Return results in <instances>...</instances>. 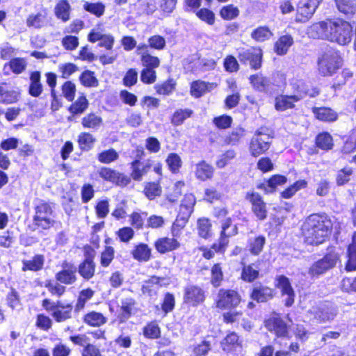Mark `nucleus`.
Wrapping results in <instances>:
<instances>
[{
    "label": "nucleus",
    "mask_w": 356,
    "mask_h": 356,
    "mask_svg": "<svg viewBox=\"0 0 356 356\" xmlns=\"http://www.w3.org/2000/svg\"><path fill=\"white\" fill-rule=\"evenodd\" d=\"M334 222L325 212L312 213L300 227V237L306 245L318 246L327 241L333 234Z\"/></svg>",
    "instance_id": "1"
},
{
    "label": "nucleus",
    "mask_w": 356,
    "mask_h": 356,
    "mask_svg": "<svg viewBox=\"0 0 356 356\" xmlns=\"http://www.w3.org/2000/svg\"><path fill=\"white\" fill-rule=\"evenodd\" d=\"M229 209L227 207H216L213 209V217L221 220L220 225L219 237L217 242L208 246L199 248L202 257L206 260H211L215 257L216 254H224L229 244V238L238 234L237 224L233 223L231 217L228 216Z\"/></svg>",
    "instance_id": "2"
},
{
    "label": "nucleus",
    "mask_w": 356,
    "mask_h": 356,
    "mask_svg": "<svg viewBox=\"0 0 356 356\" xmlns=\"http://www.w3.org/2000/svg\"><path fill=\"white\" fill-rule=\"evenodd\" d=\"M314 26L322 38L331 42L346 46L352 40L353 25L344 19L327 18L315 24Z\"/></svg>",
    "instance_id": "3"
},
{
    "label": "nucleus",
    "mask_w": 356,
    "mask_h": 356,
    "mask_svg": "<svg viewBox=\"0 0 356 356\" xmlns=\"http://www.w3.org/2000/svg\"><path fill=\"white\" fill-rule=\"evenodd\" d=\"M242 302V296L238 289L232 288H220L218 289L214 300L215 307L225 311L222 314V322L227 325L238 324L240 318L243 315L242 311H236Z\"/></svg>",
    "instance_id": "4"
},
{
    "label": "nucleus",
    "mask_w": 356,
    "mask_h": 356,
    "mask_svg": "<svg viewBox=\"0 0 356 356\" xmlns=\"http://www.w3.org/2000/svg\"><path fill=\"white\" fill-rule=\"evenodd\" d=\"M129 165L131 169L129 175L108 166L100 167L97 173L104 181L124 188L127 186L131 180L140 182L145 176V171L143 170L140 161L133 160Z\"/></svg>",
    "instance_id": "5"
},
{
    "label": "nucleus",
    "mask_w": 356,
    "mask_h": 356,
    "mask_svg": "<svg viewBox=\"0 0 356 356\" xmlns=\"http://www.w3.org/2000/svg\"><path fill=\"white\" fill-rule=\"evenodd\" d=\"M343 58L339 50L330 47L321 52L316 60L318 74L323 77L334 76L342 67Z\"/></svg>",
    "instance_id": "6"
},
{
    "label": "nucleus",
    "mask_w": 356,
    "mask_h": 356,
    "mask_svg": "<svg viewBox=\"0 0 356 356\" xmlns=\"http://www.w3.org/2000/svg\"><path fill=\"white\" fill-rule=\"evenodd\" d=\"M273 131L267 126L259 127L254 133L248 144L250 154L254 158L268 152L272 145Z\"/></svg>",
    "instance_id": "7"
},
{
    "label": "nucleus",
    "mask_w": 356,
    "mask_h": 356,
    "mask_svg": "<svg viewBox=\"0 0 356 356\" xmlns=\"http://www.w3.org/2000/svg\"><path fill=\"white\" fill-rule=\"evenodd\" d=\"M341 263V254L337 248L332 245H328L323 257L314 262L308 269V274L312 278L318 277L327 271L335 268Z\"/></svg>",
    "instance_id": "8"
},
{
    "label": "nucleus",
    "mask_w": 356,
    "mask_h": 356,
    "mask_svg": "<svg viewBox=\"0 0 356 356\" xmlns=\"http://www.w3.org/2000/svg\"><path fill=\"white\" fill-rule=\"evenodd\" d=\"M54 205L52 202L40 200L34 206L33 225L35 229L47 230L55 225L56 221L52 218Z\"/></svg>",
    "instance_id": "9"
},
{
    "label": "nucleus",
    "mask_w": 356,
    "mask_h": 356,
    "mask_svg": "<svg viewBox=\"0 0 356 356\" xmlns=\"http://www.w3.org/2000/svg\"><path fill=\"white\" fill-rule=\"evenodd\" d=\"M41 306L50 313L56 323L66 322L72 318L74 307L71 302L64 303L60 300L53 302L47 298L42 300Z\"/></svg>",
    "instance_id": "10"
},
{
    "label": "nucleus",
    "mask_w": 356,
    "mask_h": 356,
    "mask_svg": "<svg viewBox=\"0 0 356 356\" xmlns=\"http://www.w3.org/2000/svg\"><path fill=\"white\" fill-rule=\"evenodd\" d=\"M83 252L84 258L80 261L76 269L81 277L88 281L93 278L96 273V251L90 244H86L83 246Z\"/></svg>",
    "instance_id": "11"
},
{
    "label": "nucleus",
    "mask_w": 356,
    "mask_h": 356,
    "mask_svg": "<svg viewBox=\"0 0 356 356\" xmlns=\"http://www.w3.org/2000/svg\"><path fill=\"white\" fill-rule=\"evenodd\" d=\"M266 329L274 334L275 339H286L291 337L290 325L282 318V314L275 312L264 321Z\"/></svg>",
    "instance_id": "12"
},
{
    "label": "nucleus",
    "mask_w": 356,
    "mask_h": 356,
    "mask_svg": "<svg viewBox=\"0 0 356 356\" xmlns=\"http://www.w3.org/2000/svg\"><path fill=\"white\" fill-rule=\"evenodd\" d=\"M263 51L260 47L250 46L242 48L238 53V58L242 65H249L251 70H258L262 67Z\"/></svg>",
    "instance_id": "13"
},
{
    "label": "nucleus",
    "mask_w": 356,
    "mask_h": 356,
    "mask_svg": "<svg viewBox=\"0 0 356 356\" xmlns=\"http://www.w3.org/2000/svg\"><path fill=\"white\" fill-rule=\"evenodd\" d=\"M207 291L200 285L189 284L184 287L182 302L188 307H197L207 299Z\"/></svg>",
    "instance_id": "14"
},
{
    "label": "nucleus",
    "mask_w": 356,
    "mask_h": 356,
    "mask_svg": "<svg viewBox=\"0 0 356 356\" xmlns=\"http://www.w3.org/2000/svg\"><path fill=\"white\" fill-rule=\"evenodd\" d=\"M153 171L158 175V179L144 182L142 191L145 197L150 201L154 200L162 195L161 181L163 177L162 163L157 162L154 165Z\"/></svg>",
    "instance_id": "15"
},
{
    "label": "nucleus",
    "mask_w": 356,
    "mask_h": 356,
    "mask_svg": "<svg viewBox=\"0 0 356 356\" xmlns=\"http://www.w3.org/2000/svg\"><path fill=\"white\" fill-rule=\"evenodd\" d=\"M245 198L250 204L251 211L257 220H265L268 217V207L262 195L252 189L245 193Z\"/></svg>",
    "instance_id": "16"
},
{
    "label": "nucleus",
    "mask_w": 356,
    "mask_h": 356,
    "mask_svg": "<svg viewBox=\"0 0 356 356\" xmlns=\"http://www.w3.org/2000/svg\"><path fill=\"white\" fill-rule=\"evenodd\" d=\"M320 3L319 0H300L296 5L295 22L306 23L309 22Z\"/></svg>",
    "instance_id": "17"
},
{
    "label": "nucleus",
    "mask_w": 356,
    "mask_h": 356,
    "mask_svg": "<svg viewBox=\"0 0 356 356\" xmlns=\"http://www.w3.org/2000/svg\"><path fill=\"white\" fill-rule=\"evenodd\" d=\"M276 295L275 289L261 282L254 284L249 293L250 300L258 304L269 302L276 297Z\"/></svg>",
    "instance_id": "18"
},
{
    "label": "nucleus",
    "mask_w": 356,
    "mask_h": 356,
    "mask_svg": "<svg viewBox=\"0 0 356 356\" xmlns=\"http://www.w3.org/2000/svg\"><path fill=\"white\" fill-rule=\"evenodd\" d=\"M61 269L55 274L57 282L65 284H74L78 280L76 266L70 261L64 260L61 263Z\"/></svg>",
    "instance_id": "19"
},
{
    "label": "nucleus",
    "mask_w": 356,
    "mask_h": 356,
    "mask_svg": "<svg viewBox=\"0 0 356 356\" xmlns=\"http://www.w3.org/2000/svg\"><path fill=\"white\" fill-rule=\"evenodd\" d=\"M243 339L235 331L228 330L220 341V348L226 354L232 353L243 348Z\"/></svg>",
    "instance_id": "20"
},
{
    "label": "nucleus",
    "mask_w": 356,
    "mask_h": 356,
    "mask_svg": "<svg viewBox=\"0 0 356 356\" xmlns=\"http://www.w3.org/2000/svg\"><path fill=\"white\" fill-rule=\"evenodd\" d=\"M275 287L280 290L281 295L282 296H286V298L284 300V306L286 307H291L295 302V291L291 286L289 279L284 275H277L275 279Z\"/></svg>",
    "instance_id": "21"
},
{
    "label": "nucleus",
    "mask_w": 356,
    "mask_h": 356,
    "mask_svg": "<svg viewBox=\"0 0 356 356\" xmlns=\"http://www.w3.org/2000/svg\"><path fill=\"white\" fill-rule=\"evenodd\" d=\"M291 86L293 92L292 95L298 98V102L306 97L314 98L318 96L321 92L320 89L316 86L309 88L307 83L302 80L296 79L291 83Z\"/></svg>",
    "instance_id": "22"
},
{
    "label": "nucleus",
    "mask_w": 356,
    "mask_h": 356,
    "mask_svg": "<svg viewBox=\"0 0 356 356\" xmlns=\"http://www.w3.org/2000/svg\"><path fill=\"white\" fill-rule=\"evenodd\" d=\"M177 238L175 236L159 237L154 242L155 250L159 254H165L178 250L181 243Z\"/></svg>",
    "instance_id": "23"
},
{
    "label": "nucleus",
    "mask_w": 356,
    "mask_h": 356,
    "mask_svg": "<svg viewBox=\"0 0 356 356\" xmlns=\"http://www.w3.org/2000/svg\"><path fill=\"white\" fill-rule=\"evenodd\" d=\"M312 113L316 120L324 123H333L339 118L338 113L329 106H313L311 108Z\"/></svg>",
    "instance_id": "24"
},
{
    "label": "nucleus",
    "mask_w": 356,
    "mask_h": 356,
    "mask_svg": "<svg viewBox=\"0 0 356 356\" xmlns=\"http://www.w3.org/2000/svg\"><path fill=\"white\" fill-rule=\"evenodd\" d=\"M215 168L205 160H201L195 164V177L200 181H211L215 175Z\"/></svg>",
    "instance_id": "25"
},
{
    "label": "nucleus",
    "mask_w": 356,
    "mask_h": 356,
    "mask_svg": "<svg viewBox=\"0 0 356 356\" xmlns=\"http://www.w3.org/2000/svg\"><path fill=\"white\" fill-rule=\"evenodd\" d=\"M44 92V85L42 81L41 72L31 71L29 73V83L28 86L29 95L34 98L40 97Z\"/></svg>",
    "instance_id": "26"
},
{
    "label": "nucleus",
    "mask_w": 356,
    "mask_h": 356,
    "mask_svg": "<svg viewBox=\"0 0 356 356\" xmlns=\"http://www.w3.org/2000/svg\"><path fill=\"white\" fill-rule=\"evenodd\" d=\"M136 300L132 297H127L122 299L120 312L117 316V321L119 323L127 322L134 314Z\"/></svg>",
    "instance_id": "27"
},
{
    "label": "nucleus",
    "mask_w": 356,
    "mask_h": 356,
    "mask_svg": "<svg viewBox=\"0 0 356 356\" xmlns=\"http://www.w3.org/2000/svg\"><path fill=\"white\" fill-rule=\"evenodd\" d=\"M88 40L91 43L99 41L97 46L108 51L113 49L115 42L114 37L111 34H103L94 29L89 32Z\"/></svg>",
    "instance_id": "28"
},
{
    "label": "nucleus",
    "mask_w": 356,
    "mask_h": 356,
    "mask_svg": "<svg viewBox=\"0 0 356 356\" xmlns=\"http://www.w3.org/2000/svg\"><path fill=\"white\" fill-rule=\"evenodd\" d=\"M130 254L139 263L147 262L152 257V250L147 243L140 242L134 245Z\"/></svg>",
    "instance_id": "29"
},
{
    "label": "nucleus",
    "mask_w": 356,
    "mask_h": 356,
    "mask_svg": "<svg viewBox=\"0 0 356 356\" xmlns=\"http://www.w3.org/2000/svg\"><path fill=\"white\" fill-rule=\"evenodd\" d=\"M81 319L85 325L90 327H100L108 321L107 317L102 312L95 310L86 312Z\"/></svg>",
    "instance_id": "30"
},
{
    "label": "nucleus",
    "mask_w": 356,
    "mask_h": 356,
    "mask_svg": "<svg viewBox=\"0 0 356 356\" xmlns=\"http://www.w3.org/2000/svg\"><path fill=\"white\" fill-rule=\"evenodd\" d=\"M216 86L215 83L200 79L195 80L190 83V94L194 98H200L207 92L211 91Z\"/></svg>",
    "instance_id": "31"
},
{
    "label": "nucleus",
    "mask_w": 356,
    "mask_h": 356,
    "mask_svg": "<svg viewBox=\"0 0 356 356\" xmlns=\"http://www.w3.org/2000/svg\"><path fill=\"white\" fill-rule=\"evenodd\" d=\"M164 280L163 277L152 275L144 282L142 285V293L148 297H154L157 296L158 291L161 287V282Z\"/></svg>",
    "instance_id": "32"
},
{
    "label": "nucleus",
    "mask_w": 356,
    "mask_h": 356,
    "mask_svg": "<svg viewBox=\"0 0 356 356\" xmlns=\"http://www.w3.org/2000/svg\"><path fill=\"white\" fill-rule=\"evenodd\" d=\"M293 44L294 40L291 34L282 35L274 42L273 51L277 56H284L288 53Z\"/></svg>",
    "instance_id": "33"
},
{
    "label": "nucleus",
    "mask_w": 356,
    "mask_h": 356,
    "mask_svg": "<svg viewBox=\"0 0 356 356\" xmlns=\"http://www.w3.org/2000/svg\"><path fill=\"white\" fill-rule=\"evenodd\" d=\"M26 65L27 63L24 58H13L3 65V73L5 75H8L10 72L19 74L26 70Z\"/></svg>",
    "instance_id": "34"
},
{
    "label": "nucleus",
    "mask_w": 356,
    "mask_h": 356,
    "mask_svg": "<svg viewBox=\"0 0 356 356\" xmlns=\"http://www.w3.org/2000/svg\"><path fill=\"white\" fill-rule=\"evenodd\" d=\"M47 12L43 9L37 13L30 14L26 19V24L29 28L40 29L47 24Z\"/></svg>",
    "instance_id": "35"
},
{
    "label": "nucleus",
    "mask_w": 356,
    "mask_h": 356,
    "mask_svg": "<svg viewBox=\"0 0 356 356\" xmlns=\"http://www.w3.org/2000/svg\"><path fill=\"white\" fill-rule=\"evenodd\" d=\"M209 284L213 288L220 287L225 280L223 264L221 262L213 263L210 268Z\"/></svg>",
    "instance_id": "36"
},
{
    "label": "nucleus",
    "mask_w": 356,
    "mask_h": 356,
    "mask_svg": "<svg viewBox=\"0 0 356 356\" xmlns=\"http://www.w3.org/2000/svg\"><path fill=\"white\" fill-rule=\"evenodd\" d=\"M346 272L356 271V231L353 232L351 242L347 247V260L345 264Z\"/></svg>",
    "instance_id": "37"
},
{
    "label": "nucleus",
    "mask_w": 356,
    "mask_h": 356,
    "mask_svg": "<svg viewBox=\"0 0 356 356\" xmlns=\"http://www.w3.org/2000/svg\"><path fill=\"white\" fill-rule=\"evenodd\" d=\"M248 79L252 87L258 92H267L270 86V79L261 72L250 75Z\"/></svg>",
    "instance_id": "38"
},
{
    "label": "nucleus",
    "mask_w": 356,
    "mask_h": 356,
    "mask_svg": "<svg viewBox=\"0 0 356 356\" xmlns=\"http://www.w3.org/2000/svg\"><path fill=\"white\" fill-rule=\"evenodd\" d=\"M81 124L84 129L97 131L102 126L103 118L95 112H90L81 118Z\"/></svg>",
    "instance_id": "39"
},
{
    "label": "nucleus",
    "mask_w": 356,
    "mask_h": 356,
    "mask_svg": "<svg viewBox=\"0 0 356 356\" xmlns=\"http://www.w3.org/2000/svg\"><path fill=\"white\" fill-rule=\"evenodd\" d=\"M22 262V270L23 272H38L41 270L44 267V256L42 254H36L31 259H24Z\"/></svg>",
    "instance_id": "40"
},
{
    "label": "nucleus",
    "mask_w": 356,
    "mask_h": 356,
    "mask_svg": "<svg viewBox=\"0 0 356 356\" xmlns=\"http://www.w3.org/2000/svg\"><path fill=\"white\" fill-rule=\"evenodd\" d=\"M246 130L241 126L234 128L223 138V144L227 146H234L240 143L246 135Z\"/></svg>",
    "instance_id": "41"
},
{
    "label": "nucleus",
    "mask_w": 356,
    "mask_h": 356,
    "mask_svg": "<svg viewBox=\"0 0 356 356\" xmlns=\"http://www.w3.org/2000/svg\"><path fill=\"white\" fill-rule=\"evenodd\" d=\"M314 145L315 147L324 152L332 150L334 147L333 137L327 131L320 132L315 137Z\"/></svg>",
    "instance_id": "42"
},
{
    "label": "nucleus",
    "mask_w": 356,
    "mask_h": 356,
    "mask_svg": "<svg viewBox=\"0 0 356 356\" xmlns=\"http://www.w3.org/2000/svg\"><path fill=\"white\" fill-rule=\"evenodd\" d=\"M337 10L346 18L350 19L356 14V0H334Z\"/></svg>",
    "instance_id": "43"
},
{
    "label": "nucleus",
    "mask_w": 356,
    "mask_h": 356,
    "mask_svg": "<svg viewBox=\"0 0 356 356\" xmlns=\"http://www.w3.org/2000/svg\"><path fill=\"white\" fill-rule=\"evenodd\" d=\"M193 115L194 111L192 108H177L170 117V121L172 126L179 127L182 125L186 120L191 118Z\"/></svg>",
    "instance_id": "44"
},
{
    "label": "nucleus",
    "mask_w": 356,
    "mask_h": 356,
    "mask_svg": "<svg viewBox=\"0 0 356 356\" xmlns=\"http://www.w3.org/2000/svg\"><path fill=\"white\" fill-rule=\"evenodd\" d=\"M266 238L264 235L259 234L248 238L247 248L251 255L259 256L264 250Z\"/></svg>",
    "instance_id": "45"
},
{
    "label": "nucleus",
    "mask_w": 356,
    "mask_h": 356,
    "mask_svg": "<svg viewBox=\"0 0 356 356\" xmlns=\"http://www.w3.org/2000/svg\"><path fill=\"white\" fill-rule=\"evenodd\" d=\"M298 102V98L292 95H279L275 98V108L277 111H284L293 109L296 107L295 103Z\"/></svg>",
    "instance_id": "46"
},
{
    "label": "nucleus",
    "mask_w": 356,
    "mask_h": 356,
    "mask_svg": "<svg viewBox=\"0 0 356 356\" xmlns=\"http://www.w3.org/2000/svg\"><path fill=\"white\" fill-rule=\"evenodd\" d=\"M273 36V31L266 25L257 26L250 33L251 38L259 43L270 40Z\"/></svg>",
    "instance_id": "47"
},
{
    "label": "nucleus",
    "mask_w": 356,
    "mask_h": 356,
    "mask_svg": "<svg viewBox=\"0 0 356 356\" xmlns=\"http://www.w3.org/2000/svg\"><path fill=\"white\" fill-rule=\"evenodd\" d=\"M260 276L259 270L254 264H243L241 267V279L247 283H252Z\"/></svg>",
    "instance_id": "48"
},
{
    "label": "nucleus",
    "mask_w": 356,
    "mask_h": 356,
    "mask_svg": "<svg viewBox=\"0 0 356 356\" xmlns=\"http://www.w3.org/2000/svg\"><path fill=\"white\" fill-rule=\"evenodd\" d=\"M88 106V99L84 94H81L70 105L68 111L73 116L78 115L84 113Z\"/></svg>",
    "instance_id": "49"
},
{
    "label": "nucleus",
    "mask_w": 356,
    "mask_h": 356,
    "mask_svg": "<svg viewBox=\"0 0 356 356\" xmlns=\"http://www.w3.org/2000/svg\"><path fill=\"white\" fill-rule=\"evenodd\" d=\"M145 338L148 339H158L161 337V330L156 321L147 322L142 329Z\"/></svg>",
    "instance_id": "50"
},
{
    "label": "nucleus",
    "mask_w": 356,
    "mask_h": 356,
    "mask_svg": "<svg viewBox=\"0 0 356 356\" xmlns=\"http://www.w3.org/2000/svg\"><path fill=\"white\" fill-rule=\"evenodd\" d=\"M95 142V137L90 132H81L77 137L79 148L82 152H88L92 149Z\"/></svg>",
    "instance_id": "51"
},
{
    "label": "nucleus",
    "mask_w": 356,
    "mask_h": 356,
    "mask_svg": "<svg viewBox=\"0 0 356 356\" xmlns=\"http://www.w3.org/2000/svg\"><path fill=\"white\" fill-rule=\"evenodd\" d=\"M71 6L67 0H59L54 8L56 17L66 22L70 18Z\"/></svg>",
    "instance_id": "52"
},
{
    "label": "nucleus",
    "mask_w": 356,
    "mask_h": 356,
    "mask_svg": "<svg viewBox=\"0 0 356 356\" xmlns=\"http://www.w3.org/2000/svg\"><path fill=\"white\" fill-rule=\"evenodd\" d=\"M95 295V291L91 288H86L79 291L76 304L74 306V310L76 312L82 311L86 305L88 301L91 300Z\"/></svg>",
    "instance_id": "53"
},
{
    "label": "nucleus",
    "mask_w": 356,
    "mask_h": 356,
    "mask_svg": "<svg viewBox=\"0 0 356 356\" xmlns=\"http://www.w3.org/2000/svg\"><path fill=\"white\" fill-rule=\"evenodd\" d=\"M190 216H191L189 215L179 211L175 221L170 227V232L172 236L179 237L180 236L181 231L186 225Z\"/></svg>",
    "instance_id": "54"
},
{
    "label": "nucleus",
    "mask_w": 356,
    "mask_h": 356,
    "mask_svg": "<svg viewBox=\"0 0 356 356\" xmlns=\"http://www.w3.org/2000/svg\"><path fill=\"white\" fill-rule=\"evenodd\" d=\"M197 230L198 236L204 239H209L212 236V224L207 218H200L197 221Z\"/></svg>",
    "instance_id": "55"
},
{
    "label": "nucleus",
    "mask_w": 356,
    "mask_h": 356,
    "mask_svg": "<svg viewBox=\"0 0 356 356\" xmlns=\"http://www.w3.org/2000/svg\"><path fill=\"white\" fill-rule=\"evenodd\" d=\"M195 14L199 20L209 26H212L216 24V14L209 8H200L195 12Z\"/></svg>",
    "instance_id": "56"
},
{
    "label": "nucleus",
    "mask_w": 356,
    "mask_h": 356,
    "mask_svg": "<svg viewBox=\"0 0 356 356\" xmlns=\"http://www.w3.org/2000/svg\"><path fill=\"white\" fill-rule=\"evenodd\" d=\"M177 82L173 78H168L162 83H157L154 86V90L158 95H170L176 89Z\"/></svg>",
    "instance_id": "57"
},
{
    "label": "nucleus",
    "mask_w": 356,
    "mask_h": 356,
    "mask_svg": "<svg viewBox=\"0 0 356 356\" xmlns=\"http://www.w3.org/2000/svg\"><path fill=\"white\" fill-rule=\"evenodd\" d=\"M44 286L52 296L58 298H61L67 291L65 286L51 279L46 280Z\"/></svg>",
    "instance_id": "58"
},
{
    "label": "nucleus",
    "mask_w": 356,
    "mask_h": 356,
    "mask_svg": "<svg viewBox=\"0 0 356 356\" xmlns=\"http://www.w3.org/2000/svg\"><path fill=\"white\" fill-rule=\"evenodd\" d=\"M140 60L143 68H149L156 70L161 65V60L158 56H153L148 52L145 51L139 53Z\"/></svg>",
    "instance_id": "59"
},
{
    "label": "nucleus",
    "mask_w": 356,
    "mask_h": 356,
    "mask_svg": "<svg viewBox=\"0 0 356 356\" xmlns=\"http://www.w3.org/2000/svg\"><path fill=\"white\" fill-rule=\"evenodd\" d=\"M115 248L111 245H104L99 254V265L102 268H108L115 259Z\"/></svg>",
    "instance_id": "60"
},
{
    "label": "nucleus",
    "mask_w": 356,
    "mask_h": 356,
    "mask_svg": "<svg viewBox=\"0 0 356 356\" xmlns=\"http://www.w3.org/2000/svg\"><path fill=\"white\" fill-rule=\"evenodd\" d=\"M239 15L240 10L238 8L232 3L222 6L219 10V15L224 21L235 19Z\"/></svg>",
    "instance_id": "61"
},
{
    "label": "nucleus",
    "mask_w": 356,
    "mask_h": 356,
    "mask_svg": "<svg viewBox=\"0 0 356 356\" xmlns=\"http://www.w3.org/2000/svg\"><path fill=\"white\" fill-rule=\"evenodd\" d=\"M119 157V153L113 147L102 150L97 155V161L103 164L114 163L118 160Z\"/></svg>",
    "instance_id": "62"
},
{
    "label": "nucleus",
    "mask_w": 356,
    "mask_h": 356,
    "mask_svg": "<svg viewBox=\"0 0 356 356\" xmlns=\"http://www.w3.org/2000/svg\"><path fill=\"white\" fill-rule=\"evenodd\" d=\"M196 203V197L193 193H186L179 206V211L184 213L191 216L193 212Z\"/></svg>",
    "instance_id": "63"
},
{
    "label": "nucleus",
    "mask_w": 356,
    "mask_h": 356,
    "mask_svg": "<svg viewBox=\"0 0 356 356\" xmlns=\"http://www.w3.org/2000/svg\"><path fill=\"white\" fill-rule=\"evenodd\" d=\"M81 84L86 88H95L99 85V81L93 71L86 70L79 76Z\"/></svg>",
    "instance_id": "64"
}]
</instances>
